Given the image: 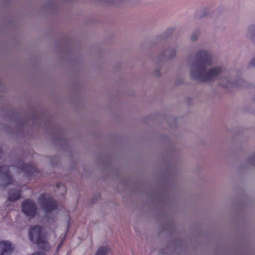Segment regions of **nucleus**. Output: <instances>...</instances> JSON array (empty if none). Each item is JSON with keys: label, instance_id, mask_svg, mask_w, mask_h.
Here are the masks:
<instances>
[{"label": "nucleus", "instance_id": "2eb2a0df", "mask_svg": "<svg viewBox=\"0 0 255 255\" xmlns=\"http://www.w3.org/2000/svg\"><path fill=\"white\" fill-rule=\"evenodd\" d=\"M32 255H46L45 254L42 253L35 252L32 254Z\"/></svg>", "mask_w": 255, "mask_h": 255}, {"label": "nucleus", "instance_id": "6e6552de", "mask_svg": "<svg viewBox=\"0 0 255 255\" xmlns=\"http://www.w3.org/2000/svg\"><path fill=\"white\" fill-rule=\"evenodd\" d=\"M12 251V246L10 242H0V255H10Z\"/></svg>", "mask_w": 255, "mask_h": 255}, {"label": "nucleus", "instance_id": "dca6fc26", "mask_svg": "<svg viewBox=\"0 0 255 255\" xmlns=\"http://www.w3.org/2000/svg\"><path fill=\"white\" fill-rule=\"evenodd\" d=\"M56 186H57V188H60V184H59V183L57 184Z\"/></svg>", "mask_w": 255, "mask_h": 255}, {"label": "nucleus", "instance_id": "f3484780", "mask_svg": "<svg viewBox=\"0 0 255 255\" xmlns=\"http://www.w3.org/2000/svg\"><path fill=\"white\" fill-rule=\"evenodd\" d=\"M63 188L64 189L65 191L66 190H65V186H63Z\"/></svg>", "mask_w": 255, "mask_h": 255}, {"label": "nucleus", "instance_id": "ddd939ff", "mask_svg": "<svg viewBox=\"0 0 255 255\" xmlns=\"http://www.w3.org/2000/svg\"><path fill=\"white\" fill-rule=\"evenodd\" d=\"M254 67L255 68V57L253 58L249 62L248 68Z\"/></svg>", "mask_w": 255, "mask_h": 255}, {"label": "nucleus", "instance_id": "9b49d317", "mask_svg": "<svg viewBox=\"0 0 255 255\" xmlns=\"http://www.w3.org/2000/svg\"><path fill=\"white\" fill-rule=\"evenodd\" d=\"M110 251V247L109 246L100 247L95 255H107Z\"/></svg>", "mask_w": 255, "mask_h": 255}, {"label": "nucleus", "instance_id": "4468645a", "mask_svg": "<svg viewBox=\"0 0 255 255\" xmlns=\"http://www.w3.org/2000/svg\"><path fill=\"white\" fill-rule=\"evenodd\" d=\"M64 242V239H63L62 241H61V242L60 243V244L58 246L57 250H59L61 248V246Z\"/></svg>", "mask_w": 255, "mask_h": 255}, {"label": "nucleus", "instance_id": "f8f14e48", "mask_svg": "<svg viewBox=\"0 0 255 255\" xmlns=\"http://www.w3.org/2000/svg\"><path fill=\"white\" fill-rule=\"evenodd\" d=\"M200 34V31L198 30H196L194 31L191 35V40L193 42H195L197 40L198 36Z\"/></svg>", "mask_w": 255, "mask_h": 255}, {"label": "nucleus", "instance_id": "f03ea898", "mask_svg": "<svg viewBox=\"0 0 255 255\" xmlns=\"http://www.w3.org/2000/svg\"><path fill=\"white\" fill-rule=\"evenodd\" d=\"M29 238L31 242L44 251L50 249V246L47 241L46 235L42 227L35 225L31 226L29 231Z\"/></svg>", "mask_w": 255, "mask_h": 255}, {"label": "nucleus", "instance_id": "423d86ee", "mask_svg": "<svg viewBox=\"0 0 255 255\" xmlns=\"http://www.w3.org/2000/svg\"><path fill=\"white\" fill-rule=\"evenodd\" d=\"M232 78L229 77H223L220 80V85L225 88L246 87L247 83L242 79H238L234 82L231 81Z\"/></svg>", "mask_w": 255, "mask_h": 255}, {"label": "nucleus", "instance_id": "7ed1b4c3", "mask_svg": "<svg viewBox=\"0 0 255 255\" xmlns=\"http://www.w3.org/2000/svg\"><path fill=\"white\" fill-rule=\"evenodd\" d=\"M39 205L46 213L51 212L57 209L58 204L50 195L47 194H41L38 198Z\"/></svg>", "mask_w": 255, "mask_h": 255}, {"label": "nucleus", "instance_id": "f257e3e1", "mask_svg": "<svg viewBox=\"0 0 255 255\" xmlns=\"http://www.w3.org/2000/svg\"><path fill=\"white\" fill-rule=\"evenodd\" d=\"M212 55L209 51L202 49L196 51L194 59L189 64L191 78L201 82L216 80L222 73L223 68L221 66H217L207 70V67L212 64Z\"/></svg>", "mask_w": 255, "mask_h": 255}, {"label": "nucleus", "instance_id": "20e7f679", "mask_svg": "<svg viewBox=\"0 0 255 255\" xmlns=\"http://www.w3.org/2000/svg\"><path fill=\"white\" fill-rule=\"evenodd\" d=\"M22 212L29 218H34L37 215V207L36 203L31 199L24 200L21 203Z\"/></svg>", "mask_w": 255, "mask_h": 255}, {"label": "nucleus", "instance_id": "9d476101", "mask_svg": "<svg viewBox=\"0 0 255 255\" xmlns=\"http://www.w3.org/2000/svg\"><path fill=\"white\" fill-rule=\"evenodd\" d=\"M246 37L251 40L255 39V24H252L248 26L246 33Z\"/></svg>", "mask_w": 255, "mask_h": 255}, {"label": "nucleus", "instance_id": "0eeeda50", "mask_svg": "<svg viewBox=\"0 0 255 255\" xmlns=\"http://www.w3.org/2000/svg\"><path fill=\"white\" fill-rule=\"evenodd\" d=\"M13 182V179L10 176L9 167L5 165L0 166V186H6Z\"/></svg>", "mask_w": 255, "mask_h": 255}, {"label": "nucleus", "instance_id": "39448f33", "mask_svg": "<svg viewBox=\"0 0 255 255\" xmlns=\"http://www.w3.org/2000/svg\"><path fill=\"white\" fill-rule=\"evenodd\" d=\"M15 166L24 172L25 175L28 178L32 176L36 177L40 173L34 164L31 162L26 164L22 161L20 160L16 164Z\"/></svg>", "mask_w": 255, "mask_h": 255}, {"label": "nucleus", "instance_id": "1a4fd4ad", "mask_svg": "<svg viewBox=\"0 0 255 255\" xmlns=\"http://www.w3.org/2000/svg\"><path fill=\"white\" fill-rule=\"evenodd\" d=\"M21 191L19 190L10 189L8 192L7 201L15 202L21 197Z\"/></svg>", "mask_w": 255, "mask_h": 255}]
</instances>
